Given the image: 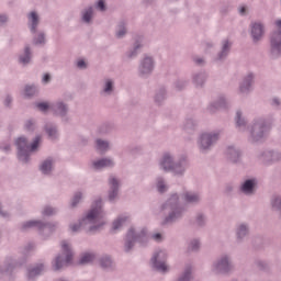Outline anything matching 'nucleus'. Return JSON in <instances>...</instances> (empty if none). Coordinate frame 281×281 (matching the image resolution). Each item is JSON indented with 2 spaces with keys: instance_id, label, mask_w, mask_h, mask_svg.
Segmentation results:
<instances>
[{
  "instance_id": "1",
  "label": "nucleus",
  "mask_w": 281,
  "mask_h": 281,
  "mask_svg": "<svg viewBox=\"0 0 281 281\" xmlns=\"http://www.w3.org/2000/svg\"><path fill=\"white\" fill-rule=\"evenodd\" d=\"M203 195L201 192L184 189L181 193L173 191L168 194L167 200L160 205V212L165 214L160 225H175L186 216L188 206L201 205Z\"/></svg>"
},
{
  "instance_id": "2",
  "label": "nucleus",
  "mask_w": 281,
  "mask_h": 281,
  "mask_svg": "<svg viewBox=\"0 0 281 281\" xmlns=\"http://www.w3.org/2000/svg\"><path fill=\"white\" fill-rule=\"evenodd\" d=\"M106 212L104 211V199L97 196L89 210L82 213L77 222L68 224V232L72 236L85 232L88 236H95L106 227Z\"/></svg>"
},
{
  "instance_id": "3",
  "label": "nucleus",
  "mask_w": 281,
  "mask_h": 281,
  "mask_svg": "<svg viewBox=\"0 0 281 281\" xmlns=\"http://www.w3.org/2000/svg\"><path fill=\"white\" fill-rule=\"evenodd\" d=\"M276 115L256 116L248 126L247 142L251 146H260L269 138V134L273 128Z\"/></svg>"
},
{
  "instance_id": "4",
  "label": "nucleus",
  "mask_w": 281,
  "mask_h": 281,
  "mask_svg": "<svg viewBox=\"0 0 281 281\" xmlns=\"http://www.w3.org/2000/svg\"><path fill=\"white\" fill-rule=\"evenodd\" d=\"M190 162L184 154H175V151H165L158 160V169L161 172H170L173 177H186Z\"/></svg>"
},
{
  "instance_id": "5",
  "label": "nucleus",
  "mask_w": 281,
  "mask_h": 281,
  "mask_svg": "<svg viewBox=\"0 0 281 281\" xmlns=\"http://www.w3.org/2000/svg\"><path fill=\"white\" fill-rule=\"evenodd\" d=\"M16 157L21 164L27 165L32 161V155L41 150L43 146V135L36 134L31 143L27 136L21 135L14 139Z\"/></svg>"
},
{
  "instance_id": "6",
  "label": "nucleus",
  "mask_w": 281,
  "mask_h": 281,
  "mask_svg": "<svg viewBox=\"0 0 281 281\" xmlns=\"http://www.w3.org/2000/svg\"><path fill=\"white\" fill-rule=\"evenodd\" d=\"M210 271L212 276L220 278L221 276H232L236 271L234 257L229 252L220 254L211 263Z\"/></svg>"
},
{
  "instance_id": "7",
  "label": "nucleus",
  "mask_w": 281,
  "mask_h": 281,
  "mask_svg": "<svg viewBox=\"0 0 281 281\" xmlns=\"http://www.w3.org/2000/svg\"><path fill=\"white\" fill-rule=\"evenodd\" d=\"M223 130L203 131L198 135L196 146L201 155H207L221 142Z\"/></svg>"
},
{
  "instance_id": "8",
  "label": "nucleus",
  "mask_w": 281,
  "mask_h": 281,
  "mask_svg": "<svg viewBox=\"0 0 281 281\" xmlns=\"http://www.w3.org/2000/svg\"><path fill=\"white\" fill-rule=\"evenodd\" d=\"M150 266L158 273H170V265H168V250L166 248H157L150 258Z\"/></svg>"
},
{
  "instance_id": "9",
  "label": "nucleus",
  "mask_w": 281,
  "mask_h": 281,
  "mask_svg": "<svg viewBox=\"0 0 281 281\" xmlns=\"http://www.w3.org/2000/svg\"><path fill=\"white\" fill-rule=\"evenodd\" d=\"M156 61L153 55H143L138 61L137 74L139 78L147 80V78L155 72Z\"/></svg>"
},
{
  "instance_id": "10",
  "label": "nucleus",
  "mask_w": 281,
  "mask_h": 281,
  "mask_svg": "<svg viewBox=\"0 0 281 281\" xmlns=\"http://www.w3.org/2000/svg\"><path fill=\"white\" fill-rule=\"evenodd\" d=\"M267 34V24L262 20H254L249 24V35L254 45L261 43Z\"/></svg>"
},
{
  "instance_id": "11",
  "label": "nucleus",
  "mask_w": 281,
  "mask_h": 281,
  "mask_svg": "<svg viewBox=\"0 0 281 281\" xmlns=\"http://www.w3.org/2000/svg\"><path fill=\"white\" fill-rule=\"evenodd\" d=\"M108 201L109 203H117L120 201V190H122V180L115 175L108 178Z\"/></svg>"
},
{
  "instance_id": "12",
  "label": "nucleus",
  "mask_w": 281,
  "mask_h": 281,
  "mask_svg": "<svg viewBox=\"0 0 281 281\" xmlns=\"http://www.w3.org/2000/svg\"><path fill=\"white\" fill-rule=\"evenodd\" d=\"M69 111H71L69 103L63 99H57L52 103L50 112L61 122H69Z\"/></svg>"
},
{
  "instance_id": "13",
  "label": "nucleus",
  "mask_w": 281,
  "mask_h": 281,
  "mask_svg": "<svg viewBox=\"0 0 281 281\" xmlns=\"http://www.w3.org/2000/svg\"><path fill=\"white\" fill-rule=\"evenodd\" d=\"M23 265H25V259H21L19 256H5L1 266L2 276H12V271H14V269H19V267H23Z\"/></svg>"
},
{
  "instance_id": "14",
  "label": "nucleus",
  "mask_w": 281,
  "mask_h": 281,
  "mask_svg": "<svg viewBox=\"0 0 281 281\" xmlns=\"http://www.w3.org/2000/svg\"><path fill=\"white\" fill-rule=\"evenodd\" d=\"M115 166H117V162L112 156H104L101 158L92 159L90 161V168L94 172H102V170H113Z\"/></svg>"
},
{
  "instance_id": "15",
  "label": "nucleus",
  "mask_w": 281,
  "mask_h": 281,
  "mask_svg": "<svg viewBox=\"0 0 281 281\" xmlns=\"http://www.w3.org/2000/svg\"><path fill=\"white\" fill-rule=\"evenodd\" d=\"M257 159H259L263 166H273V164L281 161V151L272 148L265 149L258 154Z\"/></svg>"
},
{
  "instance_id": "16",
  "label": "nucleus",
  "mask_w": 281,
  "mask_h": 281,
  "mask_svg": "<svg viewBox=\"0 0 281 281\" xmlns=\"http://www.w3.org/2000/svg\"><path fill=\"white\" fill-rule=\"evenodd\" d=\"M33 61L34 47H32V44L26 43L18 54V64H20L21 67H30Z\"/></svg>"
},
{
  "instance_id": "17",
  "label": "nucleus",
  "mask_w": 281,
  "mask_h": 281,
  "mask_svg": "<svg viewBox=\"0 0 281 281\" xmlns=\"http://www.w3.org/2000/svg\"><path fill=\"white\" fill-rule=\"evenodd\" d=\"M232 109V104L225 94H220L215 101H212L207 104L206 111L209 113H216L217 111H229Z\"/></svg>"
},
{
  "instance_id": "18",
  "label": "nucleus",
  "mask_w": 281,
  "mask_h": 281,
  "mask_svg": "<svg viewBox=\"0 0 281 281\" xmlns=\"http://www.w3.org/2000/svg\"><path fill=\"white\" fill-rule=\"evenodd\" d=\"M258 188V179L254 177L244 178L239 183V192L244 196H254Z\"/></svg>"
},
{
  "instance_id": "19",
  "label": "nucleus",
  "mask_w": 281,
  "mask_h": 281,
  "mask_svg": "<svg viewBox=\"0 0 281 281\" xmlns=\"http://www.w3.org/2000/svg\"><path fill=\"white\" fill-rule=\"evenodd\" d=\"M236 243H245L246 238H249L251 234V225L249 222H238L234 228Z\"/></svg>"
},
{
  "instance_id": "20",
  "label": "nucleus",
  "mask_w": 281,
  "mask_h": 281,
  "mask_svg": "<svg viewBox=\"0 0 281 281\" xmlns=\"http://www.w3.org/2000/svg\"><path fill=\"white\" fill-rule=\"evenodd\" d=\"M224 155L231 164H240L243 161V149L236 144L226 145Z\"/></svg>"
},
{
  "instance_id": "21",
  "label": "nucleus",
  "mask_w": 281,
  "mask_h": 281,
  "mask_svg": "<svg viewBox=\"0 0 281 281\" xmlns=\"http://www.w3.org/2000/svg\"><path fill=\"white\" fill-rule=\"evenodd\" d=\"M99 95L101 98H113L115 95V79L105 77L101 80Z\"/></svg>"
},
{
  "instance_id": "22",
  "label": "nucleus",
  "mask_w": 281,
  "mask_h": 281,
  "mask_svg": "<svg viewBox=\"0 0 281 281\" xmlns=\"http://www.w3.org/2000/svg\"><path fill=\"white\" fill-rule=\"evenodd\" d=\"M256 80V75L254 72H248L244 76L241 82H239L238 93L239 95H249L254 91V82Z\"/></svg>"
},
{
  "instance_id": "23",
  "label": "nucleus",
  "mask_w": 281,
  "mask_h": 281,
  "mask_svg": "<svg viewBox=\"0 0 281 281\" xmlns=\"http://www.w3.org/2000/svg\"><path fill=\"white\" fill-rule=\"evenodd\" d=\"M54 170H56V158L48 156L41 160L38 171L43 177H52Z\"/></svg>"
},
{
  "instance_id": "24",
  "label": "nucleus",
  "mask_w": 281,
  "mask_h": 281,
  "mask_svg": "<svg viewBox=\"0 0 281 281\" xmlns=\"http://www.w3.org/2000/svg\"><path fill=\"white\" fill-rule=\"evenodd\" d=\"M38 229L42 234V236H45V229L47 228V222L43 220H29L25 222H22L20 224V229L22 232H27L30 229Z\"/></svg>"
},
{
  "instance_id": "25",
  "label": "nucleus",
  "mask_w": 281,
  "mask_h": 281,
  "mask_svg": "<svg viewBox=\"0 0 281 281\" xmlns=\"http://www.w3.org/2000/svg\"><path fill=\"white\" fill-rule=\"evenodd\" d=\"M128 233L132 232V236L142 245L143 247H146L148 245V227L143 226V227H135L131 226L127 229Z\"/></svg>"
},
{
  "instance_id": "26",
  "label": "nucleus",
  "mask_w": 281,
  "mask_h": 281,
  "mask_svg": "<svg viewBox=\"0 0 281 281\" xmlns=\"http://www.w3.org/2000/svg\"><path fill=\"white\" fill-rule=\"evenodd\" d=\"M47 269V263L45 261H40L34 263L33 266L29 267L26 270V280L29 281H36L38 276H43Z\"/></svg>"
},
{
  "instance_id": "27",
  "label": "nucleus",
  "mask_w": 281,
  "mask_h": 281,
  "mask_svg": "<svg viewBox=\"0 0 281 281\" xmlns=\"http://www.w3.org/2000/svg\"><path fill=\"white\" fill-rule=\"evenodd\" d=\"M131 223V215L128 214H121L116 216L111 225V232L112 234H117L119 232H122L127 224Z\"/></svg>"
},
{
  "instance_id": "28",
  "label": "nucleus",
  "mask_w": 281,
  "mask_h": 281,
  "mask_svg": "<svg viewBox=\"0 0 281 281\" xmlns=\"http://www.w3.org/2000/svg\"><path fill=\"white\" fill-rule=\"evenodd\" d=\"M270 54L272 58H281V33H272L270 36Z\"/></svg>"
},
{
  "instance_id": "29",
  "label": "nucleus",
  "mask_w": 281,
  "mask_h": 281,
  "mask_svg": "<svg viewBox=\"0 0 281 281\" xmlns=\"http://www.w3.org/2000/svg\"><path fill=\"white\" fill-rule=\"evenodd\" d=\"M70 260H67L63 255H56L50 261V269L55 273H60L67 269V266L70 263Z\"/></svg>"
},
{
  "instance_id": "30",
  "label": "nucleus",
  "mask_w": 281,
  "mask_h": 281,
  "mask_svg": "<svg viewBox=\"0 0 281 281\" xmlns=\"http://www.w3.org/2000/svg\"><path fill=\"white\" fill-rule=\"evenodd\" d=\"M79 16L82 25H93V19H95V9L91 5L86 7L80 11Z\"/></svg>"
},
{
  "instance_id": "31",
  "label": "nucleus",
  "mask_w": 281,
  "mask_h": 281,
  "mask_svg": "<svg viewBox=\"0 0 281 281\" xmlns=\"http://www.w3.org/2000/svg\"><path fill=\"white\" fill-rule=\"evenodd\" d=\"M229 52H232V42L229 41V38H225L221 42V49L215 57V61L223 63L224 60H226L229 56Z\"/></svg>"
},
{
  "instance_id": "32",
  "label": "nucleus",
  "mask_w": 281,
  "mask_h": 281,
  "mask_svg": "<svg viewBox=\"0 0 281 281\" xmlns=\"http://www.w3.org/2000/svg\"><path fill=\"white\" fill-rule=\"evenodd\" d=\"M207 78H210V75L205 70H200L192 74L191 81L195 89H203L205 82H207Z\"/></svg>"
},
{
  "instance_id": "33",
  "label": "nucleus",
  "mask_w": 281,
  "mask_h": 281,
  "mask_svg": "<svg viewBox=\"0 0 281 281\" xmlns=\"http://www.w3.org/2000/svg\"><path fill=\"white\" fill-rule=\"evenodd\" d=\"M44 133L50 142H58V139H60V132L58 131V125L55 123H45Z\"/></svg>"
},
{
  "instance_id": "34",
  "label": "nucleus",
  "mask_w": 281,
  "mask_h": 281,
  "mask_svg": "<svg viewBox=\"0 0 281 281\" xmlns=\"http://www.w3.org/2000/svg\"><path fill=\"white\" fill-rule=\"evenodd\" d=\"M60 252L57 256H63L70 262L74 260V246L70 244L69 240H61L60 244Z\"/></svg>"
},
{
  "instance_id": "35",
  "label": "nucleus",
  "mask_w": 281,
  "mask_h": 281,
  "mask_svg": "<svg viewBox=\"0 0 281 281\" xmlns=\"http://www.w3.org/2000/svg\"><path fill=\"white\" fill-rule=\"evenodd\" d=\"M173 281H194V266L188 263Z\"/></svg>"
},
{
  "instance_id": "36",
  "label": "nucleus",
  "mask_w": 281,
  "mask_h": 281,
  "mask_svg": "<svg viewBox=\"0 0 281 281\" xmlns=\"http://www.w3.org/2000/svg\"><path fill=\"white\" fill-rule=\"evenodd\" d=\"M27 25L31 33H36L38 31V25H41V15L36 11H31L27 14Z\"/></svg>"
},
{
  "instance_id": "37",
  "label": "nucleus",
  "mask_w": 281,
  "mask_h": 281,
  "mask_svg": "<svg viewBox=\"0 0 281 281\" xmlns=\"http://www.w3.org/2000/svg\"><path fill=\"white\" fill-rule=\"evenodd\" d=\"M38 86L35 83H27L21 90L23 100H32L35 95H38Z\"/></svg>"
},
{
  "instance_id": "38",
  "label": "nucleus",
  "mask_w": 281,
  "mask_h": 281,
  "mask_svg": "<svg viewBox=\"0 0 281 281\" xmlns=\"http://www.w3.org/2000/svg\"><path fill=\"white\" fill-rule=\"evenodd\" d=\"M235 127L239 131H245L247 128V117L245 116V112L241 109H237L234 116Z\"/></svg>"
},
{
  "instance_id": "39",
  "label": "nucleus",
  "mask_w": 281,
  "mask_h": 281,
  "mask_svg": "<svg viewBox=\"0 0 281 281\" xmlns=\"http://www.w3.org/2000/svg\"><path fill=\"white\" fill-rule=\"evenodd\" d=\"M94 148L98 153H101V155H105V153H109V150L113 148V144L109 139L97 138L94 140Z\"/></svg>"
},
{
  "instance_id": "40",
  "label": "nucleus",
  "mask_w": 281,
  "mask_h": 281,
  "mask_svg": "<svg viewBox=\"0 0 281 281\" xmlns=\"http://www.w3.org/2000/svg\"><path fill=\"white\" fill-rule=\"evenodd\" d=\"M33 35L32 43L35 47H45L47 45V34L43 30H37Z\"/></svg>"
},
{
  "instance_id": "41",
  "label": "nucleus",
  "mask_w": 281,
  "mask_h": 281,
  "mask_svg": "<svg viewBox=\"0 0 281 281\" xmlns=\"http://www.w3.org/2000/svg\"><path fill=\"white\" fill-rule=\"evenodd\" d=\"M168 99V90L166 87H160L155 91L154 103L156 106H162L164 102Z\"/></svg>"
},
{
  "instance_id": "42",
  "label": "nucleus",
  "mask_w": 281,
  "mask_h": 281,
  "mask_svg": "<svg viewBox=\"0 0 281 281\" xmlns=\"http://www.w3.org/2000/svg\"><path fill=\"white\" fill-rule=\"evenodd\" d=\"M99 265L104 271H113L115 269V261L110 255H103L99 259Z\"/></svg>"
},
{
  "instance_id": "43",
  "label": "nucleus",
  "mask_w": 281,
  "mask_h": 281,
  "mask_svg": "<svg viewBox=\"0 0 281 281\" xmlns=\"http://www.w3.org/2000/svg\"><path fill=\"white\" fill-rule=\"evenodd\" d=\"M155 188L159 194H166L170 190V186L164 176H158L155 179Z\"/></svg>"
},
{
  "instance_id": "44",
  "label": "nucleus",
  "mask_w": 281,
  "mask_h": 281,
  "mask_svg": "<svg viewBox=\"0 0 281 281\" xmlns=\"http://www.w3.org/2000/svg\"><path fill=\"white\" fill-rule=\"evenodd\" d=\"M82 201H85V191H76L69 201V209L70 210L78 209V205H80Z\"/></svg>"
},
{
  "instance_id": "45",
  "label": "nucleus",
  "mask_w": 281,
  "mask_h": 281,
  "mask_svg": "<svg viewBox=\"0 0 281 281\" xmlns=\"http://www.w3.org/2000/svg\"><path fill=\"white\" fill-rule=\"evenodd\" d=\"M193 223L195 227L203 229V227L207 226V214H205V212L202 211L196 212L193 217Z\"/></svg>"
},
{
  "instance_id": "46",
  "label": "nucleus",
  "mask_w": 281,
  "mask_h": 281,
  "mask_svg": "<svg viewBox=\"0 0 281 281\" xmlns=\"http://www.w3.org/2000/svg\"><path fill=\"white\" fill-rule=\"evenodd\" d=\"M199 126V122L192 117L187 119L182 124V131L189 135H194V131Z\"/></svg>"
},
{
  "instance_id": "47",
  "label": "nucleus",
  "mask_w": 281,
  "mask_h": 281,
  "mask_svg": "<svg viewBox=\"0 0 281 281\" xmlns=\"http://www.w3.org/2000/svg\"><path fill=\"white\" fill-rule=\"evenodd\" d=\"M135 243H137V240L133 237V232L128 233L127 231L124 239V251L126 254H131V251H133V248L135 247Z\"/></svg>"
},
{
  "instance_id": "48",
  "label": "nucleus",
  "mask_w": 281,
  "mask_h": 281,
  "mask_svg": "<svg viewBox=\"0 0 281 281\" xmlns=\"http://www.w3.org/2000/svg\"><path fill=\"white\" fill-rule=\"evenodd\" d=\"M270 210L281 218V195H273L270 199Z\"/></svg>"
},
{
  "instance_id": "49",
  "label": "nucleus",
  "mask_w": 281,
  "mask_h": 281,
  "mask_svg": "<svg viewBox=\"0 0 281 281\" xmlns=\"http://www.w3.org/2000/svg\"><path fill=\"white\" fill-rule=\"evenodd\" d=\"M201 249V239L192 238L187 244V254H198Z\"/></svg>"
},
{
  "instance_id": "50",
  "label": "nucleus",
  "mask_w": 281,
  "mask_h": 281,
  "mask_svg": "<svg viewBox=\"0 0 281 281\" xmlns=\"http://www.w3.org/2000/svg\"><path fill=\"white\" fill-rule=\"evenodd\" d=\"M58 212H59L58 207L52 206V205H45L43 206L41 214L42 216H56L58 215Z\"/></svg>"
},
{
  "instance_id": "51",
  "label": "nucleus",
  "mask_w": 281,
  "mask_h": 281,
  "mask_svg": "<svg viewBox=\"0 0 281 281\" xmlns=\"http://www.w3.org/2000/svg\"><path fill=\"white\" fill-rule=\"evenodd\" d=\"M34 109H36V111H41V113H47L48 111H52V103L47 101L35 102Z\"/></svg>"
},
{
  "instance_id": "52",
  "label": "nucleus",
  "mask_w": 281,
  "mask_h": 281,
  "mask_svg": "<svg viewBox=\"0 0 281 281\" xmlns=\"http://www.w3.org/2000/svg\"><path fill=\"white\" fill-rule=\"evenodd\" d=\"M75 67L80 71H87V69H89V60L87 58L80 57L75 61Z\"/></svg>"
},
{
  "instance_id": "53",
  "label": "nucleus",
  "mask_w": 281,
  "mask_h": 281,
  "mask_svg": "<svg viewBox=\"0 0 281 281\" xmlns=\"http://www.w3.org/2000/svg\"><path fill=\"white\" fill-rule=\"evenodd\" d=\"M128 34V29L126 27V24L124 22H121L115 31L116 38H124Z\"/></svg>"
},
{
  "instance_id": "54",
  "label": "nucleus",
  "mask_w": 281,
  "mask_h": 281,
  "mask_svg": "<svg viewBox=\"0 0 281 281\" xmlns=\"http://www.w3.org/2000/svg\"><path fill=\"white\" fill-rule=\"evenodd\" d=\"M255 267H257L259 271H269V269H271V266H269V262L263 259H256Z\"/></svg>"
},
{
  "instance_id": "55",
  "label": "nucleus",
  "mask_w": 281,
  "mask_h": 281,
  "mask_svg": "<svg viewBox=\"0 0 281 281\" xmlns=\"http://www.w3.org/2000/svg\"><path fill=\"white\" fill-rule=\"evenodd\" d=\"M95 260V254L93 252H83L80 257V265H89Z\"/></svg>"
},
{
  "instance_id": "56",
  "label": "nucleus",
  "mask_w": 281,
  "mask_h": 281,
  "mask_svg": "<svg viewBox=\"0 0 281 281\" xmlns=\"http://www.w3.org/2000/svg\"><path fill=\"white\" fill-rule=\"evenodd\" d=\"M36 128H37L36 120L29 119L24 122V131H27L29 133H34Z\"/></svg>"
},
{
  "instance_id": "57",
  "label": "nucleus",
  "mask_w": 281,
  "mask_h": 281,
  "mask_svg": "<svg viewBox=\"0 0 281 281\" xmlns=\"http://www.w3.org/2000/svg\"><path fill=\"white\" fill-rule=\"evenodd\" d=\"M186 87H188V80L186 79H177L173 82V89H176V91H183Z\"/></svg>"
},
{
  "instance_id": "58",
  "label": "nucleus",
  "mask_w": 281,
  "mask_h": 281,
  "mask_svg": "<svg viewBox=\"0 0 281 281\" xmlns=\"http://www.w3.org/2000/svg\"><path fill=\"white\" fill-rule=\"evenodd\" d=\"M143 47H144V36H137L132 48H134V50L139 54Z\"/></svg>"
},
{
  "instance_id": "59",
  "label": "nucleus",
  "mask_w": 281,
  "mask_h": 281,
  "mask_svg": "<svg viewBox=\"0 0 281 281\" xmlns=\"http://www.w3.org/2000/svg\"><path fill=\"white\" fill-rule=\"evenodd\" d=\"M94 9L98 10L99 12H106V0H97L94 2Z\"/></svg>"
},
{
  "instance_id": "60",
  "label": "nucleus",
  "mask_w": 281,
  "mask_h": 281,
  "mask_svg": "<svg viewBox=\"0 0 281 281\" xmlns=\"http://www.w3.org/2000/svg\"><path fill=\"white\" fill-rule=\"evenodd\" d=\"M111 131H113V127H112L111 124H109V123H103V124L99 127V134H100V135H109V133H111Z\"/></svg>"
},
{
  "instance_id": "61",
  "label": "nucleus",
  "mask_w": 281,
  "mask_h": 281,
  "mask_svg": "<svg viewBox=\"0 0 281 281\" xmlns=\"http://www.w3.org/2000/svg\"><path fill=\"white\" fill-rule=\"evenodd\" d=\"M12 102H14V97H12V94L8 93L3 97V105L7 109H10V106H12Z\"/></svg>"
},
{
  "instance_id": "62",
  "label": "nucleus",
  "mask_w": 281,
  "mask_h": 281,
  "mask_svg": "<svg viewBox=\"0 0 281 281\" xmlns=\"http://www.w3.org/2000/svg\"><path fill=\"white\" fill-rule=\"evenodd\" d=\"M150 239L154 240L155 243H164L165 240L164 233H153L150 235Z\"/></svg>"
},
{
  "instance_id": "63",
  "label": "nucleus",
  "mask_w": 281,
  "mask_h": 281,
  "mask_svg": "<svg viewBox=\"0 0 281 281\" xmlns=\"http://www.w3.org/2000/svg\"><path fill=\"white\" fill-rule=\"evenodd\" d=\"M136 56H139V53L137 50H135L134 48H130L126 53H125V58L127 60H134V58Z\"/></svg>"
},
{
  "instance_id": "64",
  "label": "nucleus",
  "mask_w": 281,
  "mask_h": 281,
  "mask_svg": "<svg viewBox=\"0 0 281 281\" xmlns=\"http://www.w3.org/2000/svg\"><path fill=\"white\" fill-rule=\"evenodd\" d=\"M238 14L240 16H247V14H249V7L248 5H245V4H241L238 7Z\"/></svg>"
}]
</instances>
